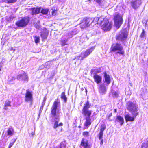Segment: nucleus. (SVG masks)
Masks as SVG:
<instances>
[{
	"label": "nucleus",
	"mask_w": 148,
	"mask_h": 148,
	"mask_svg": "<svg viewBox=\"0 0 148 148\" xmlns=\"http://www.w3.org/2000/svg\"><path fill=\"white\" fill-rule=\"evenodd\" d=\"M133 116H131L128 114L126 115L125 116V119L127 121H133L134 120L135 117L133 115Z\"/></svg>",
	"instance_id": "obj_20"
},
{
	"label": "nucleus",
	"mask_w": 148,
	"mask_h": 148,
	"mask_svg": "<svg viewBox=\"0 0 148 148\" xmlns=\"http://www.w3.org/2000/svg\"><path fill=\"white\" fill-rule=\"evenodd\" d=\"M43 106H41L40 108V111H39V116H40L41 113V112L43 110Z\"/></svg>",
	"instance_id": "obj_44"
},
{
	"label": "nucleus",
	"mask_w": 148,
	"mask_h": 148,
	"mask_svg": "<svg viewBox=\"0 0 148 148\" xmlns=\"http://www.w3.org/2000/svg\"><path fill=\"white\" fill-rule=\"evenodd\" d=\"M110 51L115 52L116 54L119 53L123 55L124 54L122 46L117 43L112 45L110 48Z\"/></svg>",
	"instance_id": "obj_4"
},
{
	"label": "nucleus",
	"mask_w": 148,
	"mask_h": 148,
	"mask_svg": "<svg viewBox=\"0 0 148 148\" xmlns=\"http://www.w3.org/2000/svg\"><path fill=\"white\" fill-rule=\"evenodd\" d=\"M86 121L84 125L86 126L90 125L91 124V119L90 117L85 118Z\"/></svg>",
	"instance_id": "obj_24"
},
{
	"label": "nucleus",
	"mask_w": 148,
	"mask_h": 148,
	"mask_svg": "<svg viewBox=\"0 0 148 148\" xmlns=\"http://www.w3.org/2000/svg\"><path fill=\"white\" fill-rule=\"evenodd\" d=\"M101 17H103L102 16L100 17L99 18H98L97 17H95V18H94V19H93L92 18H91L92 19V23L93 22L95 21L96 22H97V23L100 25V22H99V20Z\"/></svg>",
	"instance_id": "obj_31"
},
{
	"label": "nucleus",
	"mask_w": 148,
	"mask_h": 148,
	"mask_svg": "<svg viewBox=\"0 0 148 148\" xmlns=\"http://www.w3.org/2000/svg\"><path fill=\"white\" fill-rule=\"evenodd\" d=\"M11 101L7 100L5 101L4 106V109L5 110H7L8 109V107H10L11 105Z\"/></svg>",
	"instance_id": "obj_22"
},
{
	"label": "nucleus",
	"mask_w": 148,
	"mask_h": 148,
	"mask_svg": "<svg viewBox=\"0 0 148 148\" xmlns=\"http://www.w3.org/2000/svg\"><path fill=\"white\" fill-rule=\"evenodd\" d=\"M48 33L49 32L46 28H44L42 30L41 34V36L43 40L47 38L48 36Z\"/></svg>",
	"instance_id": "obj_13"
},
{
	"label": "nucleus",
	"mask_w": 148,
	"mask_h": 148,
	"mask_svg": "<svg viewBox=\"0 0 148 148\" xmlns=\"http://www.w3.org/2000/svg\"><path fill=\"white\" fill-rule=\"evenodd\" d=\"M108 119L109 120V121H112V120L110 118H108Z\"/></svg>",
	"instance_id": "obj_57"
},
{
	"label": "nucleus",
	"mask_w": 148,
	"mask_h": 148,
	"mask_svg": "<svg viewBox=\"0 0 148 148\" xmlns=\"http://www.w3.org/2000/svg\"><path fill=\"white\" fill-rule=\"evenodd\" d=\"M88 38L86 35H82L81 37L80 41L82 42H84L86 40H87Z\"/></svg>",
	"instance_id": "obj_32"
},
{
	"label": "nucleus",
	"mask_w": 148,
	"mask_h": 148,
	"mask_svg": "<svg viewBox=\"0 0 148 148\" xmlns=\"http://www.w3.org/2000/svg\"><path fill=\"white\" fill-rule=\"evenodd\" d=\"M47 64V63H45V65H46Z\"/></svg>",
	"instance_id": "obj_59"
},
{
	"label": "nucleus",
	"mask_w": 148,
	"mask_h": 148,
	"mask_svg": "<svg viewBox=\"0 0 148 148\" xmlns=\"http://www.w3.org/2000/svg\"><path fill=\"white\" fill-rule=\"evenodd\" d=\"M110 94L112 95L114 98H117L118 96V93L113 90H111Z\"/></svg>",
	"instance_id": "obj_29"
},
{
	"label": "nucleus",
	"mask_w": 148,
	"mask_h": 148,
	"mask_svg": "<svg viewBox=\"0 0 148 148\" xmlns=\"http://www.w3.org/2000/svg\"><path fill=\"white\" fill-rule=\"evenodd\" d=\"M68 38L65 37L64 36H63L61 40V45L63 46L66 45L67 44L66 42L68 41Z\"/></svg>",
	"instance_id": "obj_23"
},
{
	"label": "nucleus",
	"mask_w": 148,
	"mask_h": 148,
	"mask_svg": "<svg viewBox=\"0 0 148 148\" xmlns=\"http://www.w3.org/2000/svg\"><path fill=\"white\" fill-rule=\"evenodd\" d=\"M34 41L36 43H39L40 42V38L39 37H37L35 36L34 37Z\"/></svg>",
	"instance_id": "obj_36"
},
{
	"label": "nucleus",
	"mask_w": 148,
	"mask_h": 148,
	"mask_svg": "<svg viewBox=\"0 0 148 148\" xmlns=\"http://www.w3.org/2000/svg\"><path fill=\"white\" fill-rule=\"evenodd\" d=\"M131 92L129 91H128L127 92H126V94L127 95H130Z\"/></svg>",
	"instance_id": "obj_48"
},
{
	"label": "nucleus",
	"mask_w": 148,
	"mask_h": 148,
	"mask_svg": "<svg viewBox=\"0 0 148 148\" xmlns=\"http://www.w3.org/2000/svg\"><path fill=\"white\" fill-rule=\"evenodd\" d=\"M99 91L100 94L103 95L105 94L106 91L105 86L103 85H100L99 88Z\"/></svg>",
	"instance_id": "obj_17"
},
{
	"label": "nucleus",
	"mask_w": 148,
	"mask_h": 148,
	"mask_svg": "<svg viewBox=\"0 0 148 148\" xmlns=\"http://www.w3.org/2000/svg\"><path fill=\"white\" fill-rule=\"evenodd\" d=\"M126 108L135 117L138 114V106L135 103L129 101L127 103Z\"/></svg>",
	"instance_id": "obj_2"
},
{
	"label": "nucleus",
	"mask_w": 148,
	"mask_h": 148,
	"mask_svg": "<svg viewBox=\"0 0 148 148\" xmlns=\"http://www.w3.org/2000/svg\"><path fill=\"white\" fill-rule=\"evenodd\" d=\"M97 3H98L99 4H100L101 3V0H94Z\"/></svg>",
	"instance_id": "obj_45"
},
{
	"label": "nucleus",
	"mask_w": 148,
	"mask_h": 148,
	"mask_svg": "<svg viewBox=\"0 0 148 148\" xmlns=\"http://www.w3.org/2000/svg\"><path fill=\"white\" fill-rule=\"evenodd\" d=\"M29 21V18L24 17L18 20L15 23L16 26L18 27H24L27 25Z\"/></svg>",
	"instance_id": "obj_6"
},
{
	"label": "nucleus",
	"mask_w": 148,
	"mask_h": 148,
	"mask_svg": "<svg viewBox=\"0 0 148 148\" xmlns=\"http://www.w3.org/2000/svg\"><path fill=\"white\" fill-rule=\"evenodd\" d=\"M114 21L115 25L117 29L120 27L123 21L122 16L118 14L114 16Z\"/></svg>",
	"instance_id": "obj_8"
},
{
	"label": "nucleus",
	"mask_w": 148,
	"mask_h": 148,
	"mask_svg": "<svg viewBox=\"0 0 148 148\" xmlns=\"http://www.w3.org/2000/svg\"><path fill=\"white\" fill-rule=\"evenodd\" d=\"M25 101L26 102H30L31 104L33 100V98L32 92L29 91L28 90H26L25 94Z\"/></svg>",
	"instance_id": "obj_10"
},
{
	"label": "nucleus",
	"mask_w": 148,
	"mask_h": 148,
	"mask_svg": "<svg viewBox=\"0 0 148 148\" xmlns=\"http://www.w3.org/2000/svg\"><path fill=\"white\" fill-rule=\"evenodd\" d=\"M141 4L140 0H137L133 1L131 2V5L134 9H137Z\"/></svg>",
	"instance_id": "obj_12"
},
{
	"label": "nucleus",
	"mask_w": 148,
	"mask_h": 148,
	"mask_svg": "<svg viewBox=\"0 0 148 148\" xmlns=\"http://www.w3.org/2000/svg\"><path fill=\"white\" fill-rule=\"evenodd\" d=\"M48 12V9H42L41 11V12L44 14H47Z\"/></svg>",
	"instance_id": "obj_34"
},
{
	"label": "nucleus",
	"mask_w": 148,
	"mask_h": 148,
	"mask_svg": "<svg viewBox=\"0 0 148 148\" xmlns=\"http://www.w3.org/2000/svg\"><path fill=\"white\" fill-rule=\"evenodd\" d=\"M142 148H148V141L142 145Z\"/></svg>",
	"instance_id": "obj_37"
},
{
	"label": "nucleus",
	"mask_w": 148,
	"mask_h": 148,
	"mask_svg": "<svg viewBox=\"0 0 148 148\" xmlns=\"http://www.w3.org/2000/svg\"><path fill=\"white\" fill-rule=\"evenodd\" d=\"M59 148H62V145H61V146Z\"/></svg>",
	"instance_id": "obj_58"
},
{
	"label": "nucleus",
	"mask_w": 148,
	"mask_h": 148,
	"mask_svg": "<svg viewBox=\"0 0 148 148\" xmlns=\"http://www.w3.org/2000/svg\"><path fill=\"white\" fill-rule=\"evenodd\" d=\"M55 12V11H53L52 12V15H54V13Z\"/></svg>",
	"instance_id": "obj_56"
},
{
	"label": "nucleus",
	"mask_w": 148,
	"mask_h": 148,
	"mask_svg": "<svg viewBox=\"0 0 148 148\" xmlns=\"http://www.w3.org/2000/svg\"><path fill=\"white\" fill-rule=\"evenodd\" d=\"M41 10V8H34L32 9V14H36L39 12H40Z\"/></svg>",
	"instance_id": "obj_21"
},
{
	"label": "nucleus",
	"mask_w": 148,
	"mask_h": 148,
	"mask_svg": "<svg viewBox=\"0 0 148 148\" xmlns=\"http://www.w3.org/2000/svg\"><path fill=\"white\" fill-rule=\"evenodd\" d=\"M16 140H12V141L10 142L8 146V148H11L12 146L14 145V143L16 141Z\"/></svg>",
	"instance_id": "obj_38"
},
{
	"label": "nucleus",
	"mask_w": 148,
	"mask_h": 148,
	"mask_svg": "<svg viewBox=\"0 0 148 148\" xmlns=\"http://www.w3.org/2000/svg\"><path fill=\"white\" fill-rule=\"evenodd\" d=\"M104 77L105 79V82L108 85L110 82V79L109 75H108L106 72L104 73Z\"/></svg>",
	"instance_id": "obj_16"
},
{
	"label": "nucleus",
	"mask_w": 148,
	"mask_h": 148,
	"mask_svg": "<svg viewBox=\"0 0 148 148\" xmlns=\"http://www.w3.org/2000/svg\"><path fill=\"white\" fill-rule=\"evenodd\" d=\"M145 34V30L143 29L142 30V32L141 33V35H140V36L141 37H142L143 36H144Z\"/></svg>",
	"instance_id": "obj_43"
},
{
	"label": "nucleus",
	"mask_w": 148,
	"mask_h": 148,
	"mask_svg": "<svg viewBox=\"0 0 148 148\" xmlns=\"http://www.w3.org/2000/svg\"><path fill=\"white\" fill-rule=\"evenodd\" d=\"M13 129L12 127H10L8 128L7 130V135L11 136L13 135L14 132Z\"/></svg>",
	"instance_id": "obj_28"
},
{
	"label": "nucleus",
	"mask_w": 148,
	"mask_h": 148,
	"mask_svg": "<svg viewBox=\"0 0 148 148\" xmlns=\"http://www.w3.org/2000/svg\"><path fill=\"white\" fill-rule=\"evenodd\" d=\"M94 49V47H92L89 49H87L86 51H84L87 57L92 51Z\"/></svg>",
	"instance_id": "obj_27"
},
{
	"label": "nucleus",
	"mask_w": 148,
	"mask_h": 148,
	"mask_svg": "<svg viewBox=\"0 0 148 148\" xmlns=\"http://www.w3.org/2000/svg\"><path fill=\"white\" fill-rule=\"evenodd\" d=\"M46 100V98L45 97H44V98L43 101L45 102Z\"/></svg>",
	"instance_id": "obj_52"
},
{
	"label": "nucleus",
	"mask_w": 148,
	"mask_h": 148,
	"mask_svg": "<svg viewBox=\"0 0 148 148\" xmlns=\"http://www.w3.org/2000/svg\"><path fill=\"white\" fill-rule=\"evenodd\" d=\"M60 110V103L58 100L56 99L52 105L51 111V115L55 119H58L59 117L58 114Z\"/></svg>",
	"instance_id": "obj_1"
},
{
	"label": "nucleus",
	"mask_w": 148,
	"mask_h": 148,
	"mask_svg": "<svg viewBox=\"0 0 148 148\" xmlns=\"http://www.w3.org/2000/svg\"><path fill=\"white\" fill-rule=\"evenodd\" d=\"M17 79L19 80L23 81H28V78L26 73L23 71H22L21 73L19 74L17 77Z\"/></svg>",
	"instance_id": "obj_9"
},
{
	"label": "nucleus",
	"mask_w": 148,
	"mask_h": 148,
	"mask_svg": "<svg viewBox=\"0 0 148 148\" xmlns=\"http://www.w3.org/2000/svg\"><path fill=\"white\" fill-rule=\"evenodd\" d=\"M116 121L119 122L121 126L123 125L124 122L123 117L120 116H116Z\"/></svg>",
	"instance_id": "obj_18"
},
{
	"label": "nucleus",
	"mask_w": 148,
	"mask_h": 148,
	"mask_svg": "<svg viewBox=\"0 0 148 148\" xmlns=\"http://www.w3.org/2000/svg\"><path fill=\"white\" fill-rule=\"evenodd\" d=\"M101 69H92L90 71V72L91 73H93L94 75L95 74H96L97 73H99L101 72Z\"/></svg>",
	"instance_id": "obj_30"
},
{
	"label": "nucleus",
	"mask_w": 148,
	"mask_h": 148,
	"mask_svg": "<svg viewBox=\"0 0 148 148\" xmlns=\"http://www.w3.org/2000/svg\"><path fill=\"white\" fill-rule=\"evenodd\" d=\"M103 132H101L100 131L98 135V136L99 139H101V138H103Z\"/></svg>",
	"instance_id": "obj_41"
},
{
	"label": "nucleus",
	"mask_w": 148,
	"mask_h": 148,
	"mask_svg": "<svg viewBox=\"0 0 148 148\" xmlns=\"http://www.w3.org/2000/svg\"><path fill=\"white\" fill-rule=\"evenodd\" d=\"M78 58L80 60H82L87 57V56L84 51H83L81 53L80 55L78 56Z\"/></svg>",
	"instance_id": "obj_25"
},
{
	"label": "nucleus",
	"mask_w": 148,
	"mask_h": 148,
	"mask_svg": "<svg viewBox=\"0 0 148 148\" xmlns=\"http://www.w3.org/2000/svg\"><path fill=\"white\" fill-rule=\"evenodd\" d=\"M89 132H84L83 133V135L84 137H87L89 136Z\"/></svg>",
	"instance_id": "obj_42"
},
{
	"label": "nucleus",
	"mask_w": 148,
	"mask_h": 148,
	"mask_svg": "<svg viewBox=\"0 0 148 148\" xmlns=\"http://www.w3.org/2000/svg\"><path fill=\"white\" fill-rule=\"evenodd\" d=\"M100 140V144L101 145H102L103 144V138H101V139H99Z\"/></svg>",
	"instance_id": "obj_46"
},
{
	"label": "nucleus",
	"mask_w": 148,
	"mask_h": 148,
	"mask_svg": "<svg viewBox=\"0 0 148 148\" xmlns=\"http://www.w3.org/2000/svg\"><path fill=\"white\" fill-rule=\"evenodd\" d=\"M61 98L62 99L64 100L65 102H66L67 100V98L65 95V93L64 92H62L61 94Z\"/></svg>",
	"instance_id": "obj_33"
},
{
	"label": "nucleus",
	"mask_w": 148,
	"mask_h": 148,
	"mask_svg": "<svg viewBox=\"0 0 148 148\" xmlns=\"http://www.w3.org/2000/svg\"><path fill=\"white\" fill-rule=\"evenodd\" d=\"M34 27L37 29H39L40 27V25L39 22L35 19L34 21Z\"/></svg>",
	"instance_id": "obj_26"
},
{
	"label": "nucleus",
	"mask_w": 148,
	"mask_h": 148,
	"mask_svg": "<svg viewBox=\"0 0 148 148\" xmlns=\"http://www.w3.org/2000/svg\"><path fill=\"white\" fill-rule=\"evenodd\" d=\"M90 106L88 101L84 105L83 108L82 110V113L85 118L90 117L92 111L89 110Z\"/></svg>",
	"instance_id": "obj_5"
},
{
	"label": "nucleus",
	"mask_w": 148,
	"mask_h": 148,
	"mask_svg": "<svg viewBox=\"0 0 148 148\" xmlns=\"http://www.w3.org/2000/svg\"><path fill=\"white\" fill-rule=\"evenodd\" d=\"M106 128V127L104 125H101L100 132H103V131L105 130Z\"/></svg>",
	"instance_id": "obj_39"
},
{
	"label": "nucleus",
	"mask_w": 148,
	"mask_h": 148,
	"mask_svg": "<svg viewBox=\"0 0 148 148\" xmlns=\"http://www.w3.org/2000/svg\"><path fill=\"white\" fill-rule=\"evenodd\" d=\"M92 19L90 18H84L80 23V27L82 29H84L89 26L92 23Z\"/></svg>",
	"instance_id": "obj_7"
},
{
	"label": "nucleus",
	"mask_w": 148,
	"mask_h": 148,
	"mask_svg": "<svg viewBox=\"0 0 148 148\" xmlns=\"http://www.w3.org/2000/svg\"><path fill=\"white\" fill-rule=\"evenodd\" d=\"M9 49L10 51H12L13 50L14 51H15V49H13L12 47H9Z\"/></svg>",
	"instance_id": "obj_47"
},
{
	"label": "nucleus",
	"mask_w": 148,
	"mask_h": 148,
	"mask_svg": "<svg viewBox=\"0 0 148 148\" xmlns=\"http://www.w3.org/2000/svg\"><path fill=\"white\" fill-rule=\"evenodd\" d=\"M15 79V78L14 77H9L8 82L9 83H11Z\"/></svg>",
	"instance_id": "obj_35"
},
{
	"label": "nucleus",
	"mask_w": 148,
	"mask_h": 148,
	"mask_svg": "<svg viewBox=\"0 0 148 148\" xmlns=\"http://www.w3.org/2000/svg\"><path fill=\"white\" fill-rule=\"evenodd\" d=\"M35 134V133L34 132H32L31 133V135L32 136H33Z\"/></svg>",
	"instance_id": "obj_53"
},
{
	"label": "nucleus",
	"mask_w": 148,
	"mask_h": 148,
	"mask_svg": "<svg viewBox=\"0 0 148 148\" xmlns=\"http://www.w3.org/2000/svg\"><path fill=\"white\" fill-rule=\"evenodd\" d=\"M100 25H101L102 29L105 31H109L111 28L112 24L109 23L106 18L101 17L99 20Z\"/></svg>",
	"instance_id": "obj_3"
},
{
	"label": "nucleus",
	"mask_w": 148,
	"mask_h": 148,
	"mask_svg": "<svg viewBox=\"0 0 148 148\" xmlns=\"http://www.w3.org/2000/svg\"><path fill=\"white\" fill-rule=\"evenodd\" d=\"M112 116V114L111 113H110L108 116H107V118H110Z\"/></svg>",
	"instance_id": "obj_51"
},
{
	"label": "nucleus",
	"mask_w": 148,
	"mask_h": 148,
	"mask_svg": "<svg viewBox=\"0 0 148 148\" xmlns=\"http://www.w3.org/2000/svg\"><path fill=\"white\" fill-rule=\"evenodd\" d=\"M145 25H148V20H147L145 23Z\"/></svg>",
	"instance_id": "obj_50"
},
{
	"label": "nucleus",
	"mask_w": 148,
	"mask_h": 148,
	"mask_svg": "<svg viewBox=\"0 0 148 148\" xmlns=\"http://www.w3.org/2000/svg\"><path fill=\"white\" fill-rule=\"evenodd\" d=\"M128 35V32L127 31H123L119 35L117 38L119 40H123L127 38Z\"/></svg>",
	"instance_id": "obj_11"
},
{
	"label": "nucleus",
	"mask_w": 148,
	"mask_h": 148,
	"mask_svg": "<svg viewBox=\"0 0 148 148\" xmlns=\"http://www.w3.org/2000/svg\"><path fill=\"white\" fill-rule=\"evenodd\" d=\"M45 65H43L42 66H41L40 67V69L43 68L44 67Z\"/></svg>",
	"instance_id": "obj_54"
},
{
	"label": "nucleus",
	"mask_w": 148,
	"mask_h": 148,
	"mask_svg": "<svg viewBox=\"0 0 148 148\" xmlns=\"http://www.w3.org/2000/svg\"><path fill=\"white\" fill-rule=\"evenodd\" d=\"M45 101H43L42 103V106H44V105H45Z\"/></svg>",
	"instance_id": "obj_55"
},
{
	"label": "nucleus",
	"mask_w": 148,
	"mask_h": 148,
	"mask_svg": "<svg viewBox=\"0 0 148 148\" xmlns=\"http://www.w3.org/2000/svg\"><path fill=\"white\" fill-rule=\"evenodd\" d=\"M93 78L95 82L97 84H98L101 83L102 80V78L101 76L97 74H95L93 76Z\"/></svg>",
	"instance_id": "obj_15"
},
{
	"label": "nucleus",
	"mask_w": 148,
	"mask_h": 148,
	"mask_svg": "<svg viewBox=\"0 0 148 148\" xmlns=\"http://www.w3.org/2000/svg\"><path fill=\"white\" fill-rule=\"evenodd\" d=\"M17 0H5V2L7 3H12L15 2Z\"/></svg>",
	"instance_id": "obj_40"
},
{
	"label": "nucleus",
	"mask_w": 148,
	"mask_h": 148,
	"mask_svg": "<svg viewBox=\"0 0 148 148\" xmlns=\"http://www.w3.org/2000/svg\"><path fill=\"white\" fill-rule=\"evenodd\" d=\"M57 119V120L55 121V122L54 124V126L53 127L54 129H56L57 127L58 126H62L63 125V123L61 122L58 124V121H59V117L58 119Z\"/></svg>",
	"instance_id": "obj_19"
},
{
	"label": "nucleus",
	"mask_w": 148,
	"mask_h": 148,
	"mask_svg": "<svg viewBox=\"0 0 148 148\" xmlns=\"http://www.w3.org/2000/svg\"><path fill=\"white\" fill-rule=\"evenodd\" d=\"M9 18L10 20H11L13 19L14 18V17L13 16H10Z\"/></svg>",
	"instance_id": "obj_49"
},
{
	"label": "nucleus",
	"mask_w": 148,
	"mask_h": 148,
	"mask_svg": "<svg viewBox=\"0 0 148 148\" xmlns=\"http://www.w3.org/2000/svg\"><path fill=\"white\" fill-rule=\"evenodd\" d=\"M81 145L84 148H90L91 147L90 145L89 144L88 141L85 140L84 139H83L82 140Z\"/></svg>",
	"instance_id": "obj_14"
},
{
	"label": "nucleus",
	"mask_w": 148,
	"mask_h": 148,
	"mask_svg": "<svg viewBox=\"0 0 148 148\" xmlns=\"http://www.w3.org/2000/svg\"><path fill=\"white\" fill-rule=\"evenodd\" d=\"M115 112H116V109L115 110Z\"/></svg>",
	"instance_id": "obj_60"
}]
</instances>
